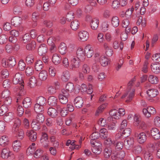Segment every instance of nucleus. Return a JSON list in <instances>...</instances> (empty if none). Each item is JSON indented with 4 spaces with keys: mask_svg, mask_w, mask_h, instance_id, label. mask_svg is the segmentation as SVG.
<instances>
[{
    "mask_svg": "<svg viewBox=\"0 0 160 160\" xmlns=\"http://www.w3.org/2000/svg\"><path fill=\"white\" fill-rule=\"evenodd\" d=\"M36 47V42L34 41H32L31 42L27 45L26 48L28 50H33Z\"/></svg>",
    "mask_w": 160,
    "mask_h": 160,
    "instance_id": "48",
    "label": "nucleus"
},
{
    "mask_svg": "<svg viewBox=\"0 0 160 160\" xmlns=\"http://www.w3.org/2000/svg\"><path fill=\"white\" fill-rule=\"evenodd\" d=\"M134 143V140L133 138H126L124 141V146L126 149L129 150L132 147Z\"/></svg>",
    "mask_w": 160,
    "mask_h": 160,
    "instance_id": "7",
    "label": "nucleus"
},
{
    "mask_svg": "<svg viewBox=\"0 0 160 160\" xmlns=\"http://www.w3.org/2000/svg\"><path fill=\"white\" fill-rule=\"evenodd\" d=\"M22 103L25 108H28L30 107L32 103L31 99L29 98H26L23 100Z\"/></svg>",
    "mask_w": 160,
    "mask_h": 160,
    "instance_id": "38",
    "label": "nucleus"
},
{
    "mask_svg": "<svg viewBox=\"0 0 160 160\" xmlns=\"http://www.w3.org/2000/svg\"><path fill=\"white\" fill-rule=\"evenodd\" d=\"M79 22L78 20H74L72 21L70 27L72 30H77L79 27Z\"/></svg>",
    "mask_w": 160,
    "mask_h": 160,
    "instance_id": "40",
    "label": "nucleus"
},
{
    "mask_svg": "<svg viewBox=\"0 0 160 160\" xmlns=\"http://www.w3.org/2000/svg\"><path fill=\"white\" fill-rule=\"evenodd\" d=\"M7 106L4 104L2 105L0 108V115H4L8 111V108Z\"/></svg>",
    "mask_w": 160,
    "mask_h": 160,
    "instance_id": "49",
    "label": "nucleus"
},
{
    "mask_svg": "<svg viewBox=\"0 0 160 160\" xmlns=\"http://www.w3.org/2000/svg\"><path fill=\"white\" fill-rule=\"evenodd\" d=\"M39 77L40 80L42 81L46 80L48 78V73L44 70H42L39 73Z\"/></svg>",
    "mask_w": 160,
    "mask_h": 160,
    "instance_id": "42",
    "label": "nucleus"
},
{
    "mask_svg": "<svg viewBox=\"0 0 160 160\" xmlns=\"http://www.w3.org/2000/svg\"><path fill=\"white\" fill-rule=\"evenodd\" d=\"M11 23L14 26L18 27L22 23V19L19 17H14L11 20Z\"/></svg>",
    "mask_w": 160,
    "mask_h": 160,
    "instance_id": "15",
    "label": "nucleus"
},
{
    "mask_svg": "<svg viewBox=\"0 0 160 160\" xmlns=\"http://www.w3.org/2000/svg\"><path fill=\"white\" fill-rule=\"evenodd\" d=\"M99 61L100 62L102 66L103 67H105L108 65L109 62V60L105 56H102L100 57Z\"/></svg>",
    "mask_w": 160,
    "mask_h": 160,
    "instance_id": "27",
    "label": "nucleus"
},
{
    "mask_svg": "<svg viewBox=\"0 0 160 160\" xmlns=\"http://www.w3.org/2000/svg\"><path fill=\"white\" fill-rule=\"evenodd\" d=\"M78 36L80 39L82 41H86L89 38V34L86 31H80L78 33Z\"/></svg>",
    "mask_w": 160,
    "mask_h": 160,
    "instance_id": "19",
    "label": "nucleus"
},
{
    "mask_svg": "<svg viewBox=\"0 0 160 160\" xmlns=\"http://www.w3.org/2000/svg\"><path fill=\"white\" fill-rule=\"evenodd\" d=\"M27 135L32 142L35 141L37 138V133L33 130H28L26 132Z\"/></svg>",
    "mask_w": 160,
    "mask_h": 160,
    "instance_id": "10",
    "label": "nucleus"
},
{
    "mask_svg": "<svg viewBox=\"0 0 160 160\" xmlns=\"http://www.w3.org/2000/svg\"><path fill=\"white\" fill-rule=\"evenodd\" d=\"M48 102L49 105L52 106H55L58 103L57 98L54 96H51L48 98Z\"/></svg>",
    "mask_w": 160,
    "mask_h": 160,
    "instance_id": "22",
    "label": "nucleus"
},
{
    "mask_svg": "<svg viewBox=\"0 0 160 160\" xmlns=\"http://www.w3.org/2000/svg\"><path fill=\"white\" fill-rule=\"evenodd\" d=\"M41 123L38 122L36 120H33L31 123V126L32 128L35 130H39L40 128Z\"/></svg>",
    "mask_w": 160,
    "mask_h": 160,
    "instance_id": "44",
    "label": "nucleus"
},
{
    "mask_svg": "<svg viewBox=\"0 0 160 160\" xmlns=\"http://www.w3.org/2000/svg\"><path fill=\"white\" fill-rule=\"evenodd\" d=\"M8 137L7 136H2L0 138V145L4 147L8 145Z\"/></svg>",
    "mask_w": 160,
    "mask_h": 160,
    "instance_id": "35",
    "label": "nucleus"
},
{
    "mask_svg": "<svg viewBox=\"0 0 160 160\" xmlns=\"http://www.w3.org/2000/svg\"><path fill=\"white\" fill-rule=\"evenodd\" d=\"M34 153V148L32 146H30L26 151L27 155L28 156L32 155Z\"/></svg>",
    "mask_w": 160,
    "mask_h": 160,
    "instance_id": "58",
    "label": "nucleus"
},
{
    "mask_svg": "<svg viewBox=\"0 0 160 160\" xmlns=\"http://www.w3.org/2000/svg\"><path fill=\"white\" fill-rule=\"evenodd\" d=\"M147 93L150 97L152 98L158 94V92L156 89H150L147 91Z\"/></svg>",
    "mask_w": 160,
    "mask_h": 160,
    "instance_id": "23",
    "label": "nucleus"
},
{
    "mask_svg": "<svg viewBox=\"0 0 160 160\" xmlns=\"http://www.w3.org/2000/svg\"><path fill=\"white\" fill-rule=\"evenodd\" d=\"M34 73V70L32 67H27L26 69V73L27 76L32 75Z\"/></svg>",
    "mask_w": 160,
    "mask_h": 160,
    "instance_id": "57",
    "label": "nucleus"
},
{
    "mask_svg": "<svg viewBox=\"0 0 160 160\" xmlns=\"http://www.w3.org/2000/svg\"><path fill=\"white\" fill-rule=\"evenodd\" d=\"M61 60V58L60 57V56L57 54H54L52 57V61L56 65H58L60 63Z\"/></svg>",
    "mask_w": 160,
    "mask_h": 160,
    "instance_id": "31",
    "label": "nucleus"
},
{
    "mask_svg": "<svg viewBox=\"0 0 160 160\" xmlns=\"http://www.w3.org/2000/svg\"><path fill=\"white\" fill-rule=\"evenodd\" d=\"M148 81L152 84H157L158 82V79L157 77L150 75L149 77Z\"/></svg>",
    "mask_w": 160,
    "mask_h": 160,
    "instance_id": "47",
    "label": "nucleus"
},
{
    "mask_svg": "<svg viewBox=\"0 0 160 160\" xmlns=\"http://www.w3.org/2000/svg\"><path fill=\"white\" fill-rule=\"evenodd\" d=\"M96 144L95 146H93L92 148V151L96 154H99L102 151V144Z\"/></svg>",
    "mask_w": 160,
    "mask_h": 160,
    "instance_id": "18",
    "label": "nucleus"
},
{
    "mask_svg": "<svg viewBox=\"0 0 160 160\" xmlns=\"http://www.w3.org/2000/svg\"><path fill=\"white\" fill-rule=\"evenodd\" d=\"M12 82L14 84H19V88L20 91L18 93L19 97L21 96L24 94L22 93V90L24 88V82L22 78V76L21 74L19 73H16L15 75L12 80Z\"/></svg>",
    "mask_w": 160,
    "mask_h": 160,
    "instance_id": "1",
    "label": "nucleus"
},
{
    "mask_svg": "<svg viewBox=\"0 0 160 160\" xmlns=\"http://www.w3.org/2000/svg\"><path fill=\"white\" fill-rule=\"evenodd\" d=\"M16 102L17 103V114L18 116L21 117L23 114L24 109L22 106L19 105L21 102V98L19 97H17Z\"/></svg>",
    "mask_w": 160,
    "mask_h": 160,
    "instance_id": "9",
    "label": "nucleus"
},
{
    "mask_svg": "<svg viewBox=\"0 0 160 160\" xmlns=\"http://www.w3.org/2000/svg\"><path fill=\"white\" fill-rule=\"evenodd\" d=\"M8 37L5 34H2L0 36V44H3L6 42Z\"/></svg>",
    "mask_w": 160,
    "mask_h": 160,
    "instance_id": "59",
    "label": "nucleus"
},
{
    "mask_svg": "<svg viewBox=\"0 0 160 160\" xmlns=\"http://www.w3.org/2000/svg\"><path fill=\"white\" fill-rule=\"evenodd\" d=\"M70 77V75L69 72L65 71L63 72L61 76L62 80L64 82L67 81Z\"/></svg>",
    "mask_w": 160,
    "mask_h": 160,
    "instance_id": "41",
    "label": "nucleus"
},
{
    "mask_svg": "<svg viewBox=\"0 0 160 160\" xmlns=\"http://www.w3.org/2000/svg\"><path fill=\"white\" fill-rule=\"evenodd\" d=\"M151 135L155 140H158L160 138V133L159 130L156 128H153L151 130Z\"/></svg>",
    "mask_w": 160,
    "mask_h": 160,
    "instance_id": "12",
    "label": "nucleus"
},
{
    "mask_svg": "<svg viewBox=\"0 0 160 160\" xmlns=\"http://www.w3.org/2000/svg\"><path fill=\"white\" fill-rule=\"evenodd\" d=\"M135 80V78H133L129 82L128 84V88L126 92L121 97L122 98H123L127 97L128 99L126 101V102L131 101L134 95L135 90L134 88H132L131 86Z\"/></svg>",
    "mask_w": 160,
    "mask_h": 160,
    "instance_id": "2",
    "label": "nucleus"
},
{
    "mask_svg": "<svg viewBox=\"0 0 160 160\" xmlns=\"http://www.w3.org/2000/svg\"><path fill=\"white\" fill-rule=\"evenodd\" d=\"M13 132L17 135V137L18 139H22L24 137V133L23 130L19 128L13 130Z\"/></svg>",
    "mask_w": 160,
    "mask_h": 160,
    "instance_id": "17",
    "label": "nucleus"
},
{
    "mask_svg": "<svg viewBox=\"0 0 160 160\" xmlns=\"http://www.w3.org/2000/svg\"><path fill=\"white\" fill-rule=\"evenodd\" d=\"M74 18V13L72 11L68 12L66 16V19L68 21H71Z\"/></svg>",
    "mask_w": 160,
    "mask_h": 160,
    "instance_id": "55",
    "label": "nucleus"
},
{
    "mask_svg": "<svg viewBox=\"0 0 160 160\" xmlns=\"http://www.w3.org/2000/svg\"><path fill=\"white\" fill-rule=\"evenodd\" d=\"M74 104L75 107L77 108H81L83 104V100L80 97H77L74 100Z\"/></svg>",
    "mask_w": 160,
    "mask_h": 160,
    "instance_id": "13",
    "label": "nucleus"
},
{
    "mask_svg": "<svg viewBox=\"0 0 160 160\" xmlns=\"http://www.w3.org/2000/svg\"><path fill=\"white\" fill-rule=\"evenodd\" d=\"M33 120H36L41 124L42 123L44 120V117L42 113H38L36 117V119Z\"/></svg>",
    "mask_w": 160,
    "mask_h": 160,
    "instance_id": "45",
    "label": "nucleus"
},
{
    "mask_svg": "<svg viewBox=\"0 0 160 160\" xmlns=\"http://www.w3.org/2000/svg\"><path fill=\"white\" fill-rule=\"evenodd\" d=\"M48 115L52 118L56 117L58 115L57 110L52 108H50L48 109Z\"/></svg>",
    "mask_w": 160,
    "mask_h": 160,
    "instance_id": "29",
    "label": "nucleus"
},
{
    "mask_svg": "<svg viewBox=\"0 0 160 160\" xmlns=\"http://www.w3.org/2000/svg\"><path fill=\"white\" fill-rule=\"evenodd\" d=\"M43 153V150L41 149H38L34 152V157L36 158H38L42 155Z\"/></svg>",
    "mask_w": 160,
    "mask_h": 160,
    "instance_id": "56",
    "label": "nucleus"
},
{
    "mask_svg": "<svg viewBox=\"0 0 160 160\" xmlns=\"http://www.w3.org/2000/svg\"><path fill=\"white\" fill-rule=\"evenodd\" d=\"M44 107L37 103L34 106V110L37 113H42L44 110Z\"/></svg>",
    "mask_w": 160,
    "mask_h": 160,
    "instance_id": "32",
    "label": "nucleus"
},
{
    "mask_svg": "<svg viewBox=\"0 0 160 160\" xmlns=\"http://www.w3.org/2000/svg\"><path fill=\"white\" fill-rule=\"evenodd\" d=\"M12 154V152L10 151L9 148H5L2 150L1 157L3 159H6L9 157H10Z\"/></svg>",
    "mask_w": 160,
    "mask_h": 160,
    "instance_id": "14",
    "label": "nucleus"
},
{
    "mask_svg": "<svg viewBox=\"0 0 160 160\" xmlns=\"http://www.w3.org/2000/svg\"><path fill=\"white\" fill-rule=\"evenodd\" d=\"M34 57L32 54L28 55L26 59V61L28 64L31 65L34 62Z\"/></svg>",
    "mask_w": 160,
    "mask_h": 160,
    "instance_id": "51",
    "label": "nucleus"
},
{
    "mask_svg": "<svg viewBox=\"0 0 160 160\" xmlns=\"http://www.w3.org/2000/svg\"><path fill=\"white\" fill-rule=\"evenodd\" d=\"M12 146L13 150L17 152L19 151L21 148V143L19 140H16L13 142Z\"/></svg>",
    "mask_w": 160,
    "mask_h": 160,
    "instance_id": "21",
    "label": "nucleus"
},
{
    "mask_svg": "<svg viewBox=\"0 0 160 160\" xmlns=\"http://www.w3.org/2000/svg\"><path fill=\"white\" fill-rule=\"evenodd\" d=\"M112 149L110 147H106L105 148L104 150V155L105 158H109L110 156H112Z\"/></svg>",
    "mask_w": 160,
    "mask_h": 160,
    "instance_id": "28",
    "label": "nucleus"
},
{
    "mask_svg": "<svg viewBox=\"0 0 160 160\" xmlns=\"http://www.w3.org/2000/svg\"><path fill=\"white\" fill-rule=\"evenodd\" d=\"M31 40V37L28 33L25 34L23 37L22 42L24 43H27Z\"/></svg>",
    "mask_w": 160,
    "mask_h": 160,
    "instance_id": "60",
    "label": "nucleus"
},
{
    "mask_svg": "<svg viewBox=\"0 0 160 160\" xmlns=\"http://www.w3.org/2000/svg\"><path fill=\"white\" fill-rule=\"evenodd\" d=\"M68 97L62 96L61 94H59L58 98L60 102L62 104H66L68 101Z\"/></svg>",
    "mask_w": 160,
    "mask_h": 160,
    "instance_id": "52",
    "label": "nucleus"
},
{
    "mask_svg": "<svg viewBox=\"0 0 160 160\" xmlns=\"http://www.w3.org/2000/svg\"><path fill=\"white\" fill-rule=\"evenodd\" d=\"M21 120L19 119H16L14 121V123L13 125L12 129L14 130L16 128H18L21 125Z\"/></svg>",
    "mask_w": 160,
    "mask_h": 160,
    "instance_id": "61",
    "label": "nucleus"
},
{
    "mask_svg": "<svg viewBox=\"0 0 160 160\" xmlns=\"http://www.w3.org/2000/svg\"><path fill=\"white\" fill-rule=\"evenodd\" d=\"M77 58L79 59L81 61L85 60L86 58L84 50L83 51L82 48H79L77 51Z\"/></svg>",
    "mask_w": 160,
    "mask_h": 160,
    "instance_id": "8",
    "label": "nucleus"
},
{
    "mask_svg": "<svg viewBox=\"0 0 160 160\" xmlns=\"http://www.w3.org/2000/svg\"><path fill=\"white\" fill-rule=\"evenodd\" d=\"M111 23L112 25L114 27H118L119 23V20L117 16H113L111 19Z\"/></svg>",
    "mask_w": 160,
    "mask_h": 160,
    "instance_id": "37",
    "label": "nucleus"
},
{
    "mask_svg": "<svg viewBox=\"0 0 160 160\" xmlns=\"http://www.w3.org/2000/svg\"><path fill=\"white\" fill-rule=\"evenodd\" d=\"M80 61L81 60L78 58L75 57H73L71 60L70 69L75 70L79 68L80 65Z\"/></svg>",
    "mask_w": 160,
    "mask_h": 160,
    "instance_id": "4",
    "label": "nucleus"
},
{
    "mask_svg": "<svg viewBox=\"0 0 160 160\" xmlns=\"http://www.w3.org/2000/svg\"><path fill=\"white\" fill-rule=\"evenodd\" d=\"M25 67L26 64L22 60H20L18 63V69L22 71L25 69Z\"/></svg>",
    "mask_w": 160,
    "mask_h": 160,
    "instance_id": "53",
    "label": "nucleus"
},
{
    "mask_svg": "<svg viewBox=\"0 0 160 160\" xmlns=\"http://www.w3.org/2000/svg\"><path fill=\"white\" fill-rule=\"evenodd\" d=\"M66 88L67 90L70 92H72L74 90L73 83L72 82H68L66 85Z\"/></svg>",
    "mask_w": 160,
    "mask_h": 160,
    "instance_id": "54",
    "label": "nucleus"
},
{
    "mask_svg": "<svg viewBox=\"0 0 160 160\" xmlns=\"http://www.w3.org/2000/svg\"><path fill=\"white\" fill-rule=\"evenodd\" d=\"M131 132V129L130 128H126L122 132V135L124 138H126L130 135Z\"/></svg>",
    "mask_w": 160,
    "mask_h": 160,
    "instance_id": "46",
    "label": "nucleus"
},
{
    "mask_svg": "<svg viewBox=\"0 0 160 160\" xmlns=\"http://www.w3.org/2000/svg\"><path fill=\"white\" fill-rule=\"evenodd\" d=\"M49 74L51 77L55 76L56 73V70L53 67H50L49 68Z\"/></svg>",
    "mask_w": 160,
    "mask_h": 160,
    "instance_id": "64",
    "label": "nucleus"
},
{
    "mask_svg": "<svg viewBox=\"0 0 160 160\" xmlns=\"http://www.w3.org/2000/svg\"><path fill=\"white\" fill-rule=\"evenodd\" d=\"M14 118L13 115L12 113L9 112L6 114L4 117V120L7 122H10Z\"/></svg>",
    "mask_w": 160,
    "mask_h": 160,
    "instance_id": "43",
    "label": "nucleus"
},
{
    "mask_svg": "<svg viewBox=\"0 0 160 160\" xmlns=\"http://www.w3.org/2000/svg\"><path fill=\"white\" fill-rule=\"evenodd\" d=\"M144 158L145 160H152L153 156L149 151H146L144 154Z\"/></svg>",
    "mask_w": 160,
    "mask_h": 160,
    "instance_id": "50",
    "label": "nucleus"
},
{
    "mask_svg": "<svg viewBox=\"0 0 160 160\" xmlns=\"http://www.w3.org/2000/svg\"><path fill=\"white\" fill-rule=\"evenodd\" d=\"M46 103V99L43 97H39L37 99L36 103L44 107L45 106Z\"/></svg>",
    "mask_w": 160,
    "mask_h": 160,
    "instance_id": "34",
    "label": "nucleus"
},
{
    "mask_svg": "<svg viewBox=\"0 0 160 160\" xmlns=\"http://www.w3.org/2000/svg\"><path fill=\"white\" fill-rule=\"evenodd\" d=\"M10 95V92L8 89L5 90H4L2 93L1 97L2 98H7L10 97L9 96Z\"/></svg>",
    "mask_w": 160,
    "mask_h": 160,
    "instance_id": "62",
    "label": "nucleus"
},
{
    "mask_svg": "<svg viewBox=\"0 0 160 160\" xmlns=\"http://www.w3.org/2000/svg\"><path fill=\"white\" fill-rule=\"evenodd\" d=\"M48 48L46 45L43 43L41 44L38 48V54L41 56L45 54L47 51Z\"/></svg>",
    "mask_w": 160,
    "mask_h": 160,
    "instance_id": "16",
    "label": "nucleus"
},
{
    "mask_svg": "<svg viewBox=\"0 0 160 160\" xmlns=\"http://www.w3.org/2000/svg\"><path fill=\"white\" fill-rule=\"evenodd\" d=\"M142 112L144 116L147 118L151 117L152 115H154L156 113V109L152 107L148 106L147 108H144L142 110Z\"/></svg>",
    "mask_w": 160,
    "mask_h": 160,
    "instance_id": "3",
    "label": "nucleus"
},
{
    "mask_svg": "<svg viewBox=\"0 0 160 160\" xmlns=\"http://www.w3.org/2000/svg\"><path fill=\"white\" fill-rule=\"evenodd\" d=\"M58 51L62 54H65L67 52V48L65 43L62 42L59 45L58 48Z\"/></svg>",
    "mask_w": 160,
    "mask_h": 160,
    "instance_id": "25",
    "label": "nucleus"
},
{
    "mask_svg": "<svg viewBox=\"0 0 160 160\" xmlns=\"http://www.w3.org/2000/svg\"><path fill=\"white\" fill-rule=\"evenodd\" d=\"M87 20L90 21V25L92 29L93 30H96L99 23V20L96 18H92L90 16H87L86 17Z\"/></svg>",
    "mask_w": 160,
    "mask_h": 160,
    "instance_id": "5",
    "label": "nucleus"
},
{
    "mask_svg": "<svg viewBox=\"0 0 160 160\" xmlns=\"http://www.w3.org/2000/svg\"><path fill=\"white\" fill-rule=\"evenodd\" d=\"M125 155V153L123 151L118 152H114L112 153L111 158L113 160H122Z\"/></svg>",
    "mask_w": 160,
    "mask_h": 160,
    "instance_id": "6",
    "label": "nucleus"
},
{
    "mask_svg": "<svg viewBox=\"0 0 160 160\" xmlns=\"http://www.w3.org/2000/svg\"><path fill=\"white\" fill-rule=\"evenodd\" d=\"M147 139V136L145 133L142 132L140 133L137 136L138 142L141 144L144 142Z\"/></svg>",
    "mask_w": 160,
    "mask_h": 160,
    "instance_id": "20",
    "label": "nucleus"
},
{
    "mask_svg": "<svg viewBox=\"0 0 160 160\" xmlns=\"http://www.w3.org/2000/svg\"><path fill=\"white\" fill-rule=\"evenodd\" d=\"M84 53L85 56H86L88 58L91 57L93 54L94 51L92 48L88 45L85 47L84 48Z\"/></svg>",
    "mask_w": 160,
    "mask_h": 160,
    "instance_id": "11",
    "label": "nucleus"
},
{
    "mask_svg": "<svg viewBox=\"0 0 160 160\" xmlns=\"http://www.w3.org/2000/svg\"><path fill=\"white\" fill-rule=\"evenodd\" d=\"M99 134L101 138L104 139L107 138L108 135L107 129L105 128L101 129L99 131Z\"/></svg>",
    "mask_w": 160,
    "mask_h": 160,
    "instance_id": "39",
    "label": "nucleus"
},
{
    "mask_svg": "<svg viewBox=\"0 0 160 160\" xmlns=\"http://www.w3.org/2000/svg\"><path fill=\"white\" fill-rule=\"evenodd\" d=\"M37 82V81L36 78L32 76L30 78L27 84L31 88H32L36 85Z\"/></svg>",
    "mask_w": 160,
    "mask_h": 160,
    "instance_id": "33",
    "label": "nucleus"
},
{
    "mask_svg": "<svg viewBox=\"0 0 160 160\" xmlns=\"http://www.w3.org/2000/svg\"><path fill=\"white\" fill-rule=\"evenodd\" d=\"M16 62L15 58L13 56L9 58L7 61V66L10 68H12L16 64Z\"/></svg>",
    "mask_w": 160,
    "mask_h": 160,
    "instance_id": "24",
    "label": "nucleus"
},
{
    "mask_svg": "<svg viewBox=\"0 0 160 160\" xmlns=\"http://www.w3.org/2000/svg\"><path fill=\"white\" fill-rule=\"evenodd\" d=\"M152 71L155 73L158 74L160 72V65L152 64L151 65Z\"/></svg>",
    "mask_w": 160,
    "mask_h": 160,
    "instance_id": "26",
    "label": "nucleus"
},
{
    "mask_svg": "<svg viewBox=\"0 0 160 160\" xmlns=\"http://www.w3.org/2000/svg\"><path fill=\"white\" fill-rule=\"evenodd\" d=\"M43 66L42 61L39 60H38L35 62L34 65L35 69L36 71H40L43 68Z\"/></svg>",
    "mask_w": 160,
    "mask_h": 160,
    "instance_id": "30",
    "label": "nucleus"
},
{
    "mask_svg": "<svg viewBox=\"0 0 160 160\" xmlns=\"http://www.w3.org/2000/svg\"><path fill=\"white\" fill-rule=\"evenodd\" d=\"M142 150V146L139 145L135 146L132 150V152L135 154L138 155L140 154Z\"/></svg>",
    "mask_w": 160,
    "mask_h": 160,
    "instance_id": "36",
    "label": "nucleus"
},
{
    "mask_svg": "<svg viewBox=\"0 0 160 160\" xmlns=\"http://www.w3.org/2000/svg\"><path fill=\"white\" fill-rule=\"evenodd\" d=\"M102 30L106 32L108 30L109 25L108 22L105 21L102 23Z\"/></svg>",
    "mask_w": 160,
    "mask_h": 160,
    "instance_id": "63",
    "label": "nucleus"
}]
</instances>
